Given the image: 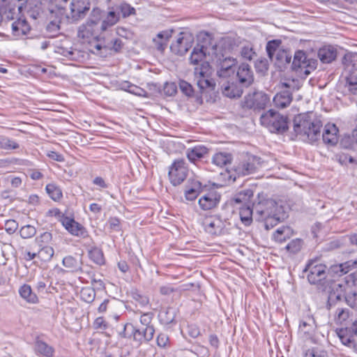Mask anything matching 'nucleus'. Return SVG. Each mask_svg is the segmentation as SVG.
<instances>
[{
	"instance_id": "obj_1",
	"label": "nucleus",
	"mask_w": 357,
	"mask_h": 357,
	"mask_svg": "<svg viewBox=\"0 0 357 357\" xmlns=\"http://www.w3.org/2000/svg\"><path fill=\"white\" fill-rule=\"evenodd\" d=\"M255 218L257 221H264L266 229L275 226L286 218L282 205L271 199H261L254 203Z\"/></svg>"
},
{
	"instance_id": "obj_2",
	"label": "nucleus",
	"mask_w": 357,
	"mask_h": 357,
	"mask_svg": "<svg viewBox=\"0 0 357 357\" xmlns=\"http://www.w3.org/2000/svg\"><path fill=\"white\" fill-rule=\"evenodd\" d=\"M321 121L310 114H304L294 120V131L304 141L314 142L320 137Z\"/></svg>"
},
{
	"instance_id": "obj_3",
	"label": "nucleus",
	"mask_w": 357,
	"mask_h": 357,
	"mask_svg": "<svg viewBox=\"0 0 357 357\" xmlns=\"http://www.w3.org/2000/svg\"><path fill=\"white\" fill-rule=\"evenodd\" d=\"M217 45L211 42L208 36L202 43L197 44L191 52L189 58L190 63L192 65H199L202 66L203 63L208 65L209 61H212L213 58L217 56Z\"/></svg>"
},
{
	"instance_id": "obj_4",
	"label": "nucleus",
	"mask_w": 357,
	"mask_h": 357,
	"mask_svg": "<svg viewBox=\"0 0 357 357\" xmlns=\"http://www.w3.org/2000/svg\"><path fill=\"white\" fill-rule=\"evenodd\" d=\"M357 55L348 52L343 58L344 72L345 79L344 88L350 94L355 96L357 92V73L356 63Z\"/></svg>"
},
{
	"instance_id": "obj_5",
	"label": "nucleus",
	"mask_w": 357,
	"mask_h": 357,
	"mask_svg": "<svg viewBox=\"0 0 357 357\" xmlns=\"http://www.w3.org/2000/svg\"><path fill=\"white\" fill-rule=\"evenodd\" d=\"M260 123L271 132H282L288 128L287 118L273 109L261 116Z\"/></svg>"
},
{
	"instance_id": "obj_6",
	"label": "nucleus",
	"mask_w": 357,
	"mask_h": 357,
	"mask_svg": "<svg viewBox=\"0 0 357 357\" xmlns=\"http://www.w3.org/2000/svg\"><path fill=\"white\" fill-rule=\"evenodd\" d=\"M216 56L213 58L212 61L218 66V75L223 78L234 75L236 72V60L232 57L226 56L218 45Z\"/></svg>"
},
{
	"instance_id": "obj_7",
	"label": "nucleus",
	"mask_w": 357,
	"mask_h": 357,
	"mask_svg": "<svg viewBox=\"0 0 357 357\" xmlns=\"http://www.w3.org/2000/svg\"><path fill=\"white\" fill-rule=\"evenodd\" d=\"M92 13L95 19H89L78 29L77 36L82 39L84 43L89 42L91 39L96 38L99 33V30H100L98 24L100 10L94 9Z\"/></svg>"
},
{
	"instance_id": "obj_8",
	"label": "nucleus",
	"mask_w": 357,
	"mask_h": 357,
	"mask_svg": "<svg viewBox=\"0 0 357 357\" xmlns=\"http://www.w3.org/2000/svg\"><path fill=\"white\" fill-rule=\"evenodd\" d=\"M271 100L270 97L263 91H255L247 94L243 101L242 107L243 108L259 111L266 108Z\"/></svg>"
},
{
	"instance_id": "obj_9",
	"label": "nucleus",
	"mask_w": 357,
	"mask_h": 357,
	"mask_svg": "<svg viewBox=\"0 0 357 357\" xmlns=\"http://www.w3.org/2000/svg\"><path fill=\"white\" fill-rule=\"evenodd\" d=\"M188 172V169L184 159L174 160L168 172L170 183L174 186L180 185L186 178Z\"/></svg>"
},
{
	"instance_id": "obj_10",
	"label": "nucleus",
	"mask_w": 357,
	"mask_h": 357,
	"mask_svg": "<svg viewBox=\"0 0 357 357\" xmlns=\"http://www.w3.org/2000/svg\"><path fill=\"white\" fill-rule=\"evenodd\" d=\"M194 43L193 36L188 32H181L178 34L176 39L170 45L172 53L177 55L185 54L192 47Z\"/></svg>"
},
{
	"instance_id": "obj_11",
	"label": "nucleus",
	"mask_w": 357,
	"mask_h": 357,
	"mask_svg": "<svg viewBox=\"0 0 357 357\" xmlns=\"http://www.w3.org/2000/svg\"><path fill=\"white\" fill-rule=\"evenodd\" d=\"M204 225L206 232L213 235H221L228 231L230 222L227 220H222L220 216H213L206 219Z\"/></svg>"
},
{
	"instance_id": "obj_12",
	"label": "nucleus",
	"mask_w": 357,
	"mask_h": 357,
	"mask_svg": "<svg viewBox=\"0 0 357 357\" xmlns=\"http://www.w3.org/2000/svg\"><path fill=\"white\" fill-rule=\"evenodd\" d=\"M263 161L255 155H247L236 167V171L242 175H248L255 172L263 165Z\"/></svg>"
},
{
	"instance_id": "obj_13",
	"label": "nucleus",
	"mask_w": 357,
	"mask_h": 357,
	"mask_svg": "<svg viewBox=\"0 0 357 357\" xmlns=\"http://www.w3.org/2000/svg\"><path fill=\"white\" fill-rule=\"evenodd\" d=\"M89 8L88 0H73L70 5V13L65 11V16L68 21H77L86 15Z\"/></svg>"
},
{
	"instance_id": "obj_14",
	"label": "nucleus",
	"mask_w": 357,
	"mask_h": 357,
	"mask_svg": "<svg viewBox=\"0 0 357 357\" xmlns=\"http://www.w3.org/2000/svg\"><path fill=\"white\" fill-rule=\"evenodd\" d=\"M305 271L307 273V278L311 284H318L326 278V266L316 261L309 262Z\"/></svg>"
},
{
	"instance_id": "obj_15",
	"label": "nucleus",
	"mask_w": 357,
	"mask_h": 357,
	"mask_svg": "<svg viewBox=\"0 0 357 357\" xmlns=\"http://www.w3.org/2000/svg\"><path fill=\"white\" fill-rule=\"evenodd\" d=\"M50 12V22L47 26L50 32H55L60 29V24L62 22L68 21L65 16V9L61 6L51 5L48 8Z\"/></svg>"
},
{
	"instance_id": "obj_16",
	"label": "nucleus",
	"mask_w": 357,
	"mask_h": 357,
	"mask_svg": "<svg viewBox=\"0 0 357 357\" xmlns=\"http://www.w3.org/2000/svg\"><path fill=\"white\" fill-rule=\"evenodd\" d=\"M220 198V193L215 190H211L199 198L198 204L202 210L208 211L218 205Z\"/></svg>"
},
{
	"instance_id": "obj_17",
	"label": "nucleus",
	"mask_w": 357,
	"mask_h": 357,
	"mask_svg": "<svg viewBox=\"0 0 357 357\" xmlns=\"http://www.w3.org/2000/svg\"><path fill=\"white\" fill-rule=\"evenodd\" d=\"M61 223L63 226L74 236L82 238H85L88 236L87 231L85 229L73 218L63 217L61 219Z\"/></svg>"
},
{
	"instance_id": "obj_18",
	"label": "nucleus",
	"mask_w": 357,
	"mask_h": 357,
	"mask_svg": "<svg viewBox=\"0 0 357 357\" xmlns=\"http://www.w3.org/2000/svg\"><path fill=\"white\" fill-rule=\"evenodd\" d=\"M208 66L207 63H203L202 67H196L195 68V76L197 81V86L201 89H205L211 86V82L206 77L207 72L208 71Z\"/></svg>"
},
{
	"instance_id": "obj_19",
	"label": "nucleus",
	"mask_w": 357,
	"mask_h": 357,
	"mask_svg": "<svg viewBox=\"0 0 357 357\" xmlns=\"http://www.w3.org/2000/svg\"><path fill=\"white\" fill-rule=\"evenodd\" d=\"M339 130L333 123H328L325 126L322 139L324 144L328 146H335L338 142Z\"/></svg>"
},
{
	"instance_id": "obj_20",
	"label": "nucleus",
	"mask_w": 357,
	"mask_h": 357,
	"mask_svg": "<svg viewBox=\"0 0 357 357\" xmlns=\"http://www.w3.org/2000/svg\"><path fill=\"white\" fill-rule=\"evenodd\" d=\"M130 327L132 330L134 339L139 342L142 341L149 342L153 337L155 329L153 327L135 328L132 324H128L126 328Z\"/></svg>"
},
{
	"instance_id": "obj_21",
	"label": "nucleus",
	"mask_w": 357,
	"mask_h": 357,
	"mask_svg": "<svg viewBox=\"0 0 357 357\" xmlns=\"http://www.w3.org/2000/svg\"><path fill=\"white\" fill-rule=\"evenodd\" d=\"M236 76L241 84L250 86L254 81L253 72L248 64L242 63L238 69Z\"/></svg>"
},
{
	"instance_id": "obj_22",
	"label": "nucleus",
	"mask_w": 357,
	"mask_h": 357,
	"mask_svg": "<svg viewBox=\"0 0 357 357\" xmlns=\"http://www.w3.org/2000/svg\"><path fill=\"white\" fill-rule=\"evenodd\" d=\"M357 336V328L356 327V321L351 329L341 330L339 333V337L341 342L344 345L349 347L356 348V337Z\"/></svg>"
},
{
	"instance_id": "obj_23",
	"label": "nucleus",
	"mask_w": 357,
	"mask_h": 357,
	"mask_svg": "<svg viewBox=\"0 0 357 357\" xmlns=\"http://www.w3.org/2000/svg\"><path fill=\"white\" fill-rule=\"evenodd\" d=\"M222 93L230 98H239L243 93L242 86L234 82L227 81L222 85Z\"/></svg>"
},
{
	"instance_id": "obj_24",
	"label": "nucleus",
	"mask_w": 357,
	"mask_h": 357,
	"mask_svg": "<svg viewBox=\"0 0 357 357\" xmlns=\"http://www.w3.org/2000/svg\"><path fill=\"white\" fill-rule=\"evenodd\" d=\"M63 265L70 272H79L82 270V255H68L63 259Z\"/></svg>"
},
{
	"instance_id": "obj_25",
	"label": "nucleus",
	"mask_w": 357,
	"mask_h": 357,
	"mask_svg": "<svg viewBox=\"0 0 357 357\" xmlns=\"http://www.w3.org/2000/svg\"><path fill=\"white\" fill-rule=\"evenodd\" d=\"M22 6H17L16 13V8L11 7L8 4L6 0H0V22L3 19L12 20L15 19V15H18L21 13Z\"/></svg>"
},
{
	"instance_id": "obj_26",
	"label": "nucleus",
	"mask_w": 357,
	"mask_h": 357,
	"mask_svg": "<svg viewBox=\"0 0 357 357\" xmlns=\"http://www.w3.org/2000/svg\"><path fill=\"white\" fill-rule=\"evenodd\" d=\"M201 190L202 183L200 181L195 179L189 180L184 192L185 197L187 200L193 201L199 195Z\"/></svg>"
},
{
	"instance_id": "obj_27",
	"label": "nucleus",
	"mask_w": 357,
	"mask_h": 357,
	"mask_svg": "<svg viewBox=\"0 0 357 357\" xmlns=\"http://www.w3.org/2000/svg\"><path fill=\"white\" fill-rule=\"evenodd\" d=\"M119 20L120 14L116 10L114 6H112L109 8V10L100 26V31H106L109 27L116 24Z\"/></svg>"
},
{
	"instance_id": "obj_28",
	"label": "nucleus",
	"mask_w": 357,
	"mask_h": 357,
	"mask_svg": "<svg viewBox=\"0 0 357 357\" xmlns=\"http://www.w3.org/2000/svg\"><path fill=\"white\" fill-rule=\"evenodd\" d=\"M303 81L298 78L284 77L281 79L280 87L282 91H289L291 94L298 91L302 86Z\"/></svg>"
},
{
	"instance_id": "obj_29",
	"label": "nucleus",
	"mask_w": 357,
	"mask_h": 357,
	"mask_svg": "<svg viewBox=\"0 0 357 357\" xmlns=\"http://www.w3.org/2000/svg\"><path fill=\"white\" fill-rule=\"evenodd\" d=\"M292 100V96L289 91H281L277 93L273 99V103L275 107L279 108H285L288 107Z\"/></svg>"
},
{
	"instance_id": "obj_30",
	"label": "nucleus",
	"mask_w": 357,
	"mask_h": 357,
	"mask_svg": "<svg viewBox=\"0 0 357 357\" xmlns=\"http://www.w3.org/2000/svg\"><path fill=\"white\" fill-rule=\"evenodd\" d=\"M208 149L204 146H196L188 149L186 151V155L188 160L192 162L204 158L208 153Z\"/></svg>"
},
{
	"instance_id": "obj_31",
	"label": "nucleus",
	"mask_w": 357,
	"mask_h": 357,
	"mask_svg": "<svg viewBox=\"0 0 357 357\" xmlns=\"http://www.w3.org/2000/svg\"><path fill=\"white\" fill-rule=\"evenodd\" d=\"M12 31L15 36H22L29 33L30 26L25 20L19 18L12 24Z\"/></svg>"
},
{
	"instance_id": "obj_32",
	"label": "nucleus",
	"mask_w": 357,
	"mask_h": 357,
	"mask_svg": "<svg viewBox=\"0 0 357 357\" xmlns=\"http://www.w3.org/2000/svg\"><path fill=\"white\" fill-rule=\"evenodd\" d=\"M19 294L29 303L36 304L38 303V296L32 291L31 287L29 284L21 286L19 289Z\"/></svg>"
},
{
	"instance_id": "obj_33",
	"label": "nucleus",
	"mask_w": 357,
	"mask_h": 357,
	"mask_svg": "<svg viewBox=\"0 0 357 357\" xmlns=\"http://www.w3.org/2000/svg\"><path fill=\"white\" fill-rule=\"evenodd\" d=\"M318 56L323 63H329L336 58L337 52L333 47H324L319 50Z\"/></svg>"
},
{
	"instance_id": "obj_34",
	"label": "nucleus",
	"mask_w": 357,
	"mask_h": 357,
	"mask_svg": "<svg viewBox=\"0 0 357 357\" xmlns=\"http://www.w3.org/2000/svg\"><path fill=\"white\" fill-rule=\"evenodd\" d=\"M35 351L37 354L45 357H52L54 354V348L41 340L36 341L35 344Z\"/></svg>"
},
{
	"instance_id": "obj_35",
	"label": "nucleus",
	"mask_w": 357,
	"mask_h": 357,
	"mask_svg": "<svg viewBox=\"0 0 357 357\" xmlns=\"http://www.w3.org/2000/svg\"><path fill=\"white\" fill-rule=\"evenodd\" d=\"M231 160V155L226 152L217 153L213 155L212 158V162L220 167L227 166V165L230 164Z\"/></svg>"
},
{
	"instance_id": "obj_36",
	"label": "nucleus",
	"mask_w": 357,
	"mask_h": 357,
	"mask_svg": "<svg viewBox=\"0 0 357 357\" xmlns=\"http://www.w3.org/2000/svg\"><path fill=\"white\" fill-rule=\"evenodd\" d=\"M280 40H274L272 41H269L266 45V51L268 55L271 59H273L275 57L276 59H280L279 58V53L282 52V49L280 48Z\"/></svg>"
},
{
	"instance_id": "obj_37",
	"label": "nucleus",
	"mask_w": 357,
	"mask_h": 357,
	"mask_svg": "<svg viewBox=\"0 0 357 357\" xmlns=\"http://www.w3.org/2000/svg\"><path fill=\"white\" fill-rule=\"evenodd\" d=\"M314 320L309 317L306 321H301L299 325V333L305 337H310L314 331Z\"/></svg>"
},
{
	"instance_id": "obj_38",
	"label": "nucleus",
	"mask_w": 357,
	"mask_h": 357,
	"mask_svg": "<svg viewBox=\"0 0 357 357\" xmlns=\"http://www.w3.org/2000/svg\"><path fill=\"white\" fill-rule=\"evenodd\" d=\"M239 215L241 222L246 226L250 225L252 221V215L255 216L254 204L252 208L249 206L241 207Z\"/></svg>"
},
{
	"instance_id": "obj_39",
	"label": "nucleus",
	"mask_w": 357,
	"mask_h": 357,
	"mask_svg": "<svg viewBox=\"0 0 357 357\" xmlns=\"http://www.w3.org/2000/svg\"><path fill=\"white\" fill-rule=\"evenodd\" d=\"M176 316L175 310L167 307L162 310L158 314L160 321L164 324H169L174 321Z\"/></svg>"
},
{
	"instance_id": "obj_40",
	"label": "nucleus",
	"mask_w": 357,
	"mask_h": 357,
	"mask_svg": "<svg viewBox=\"0 0 357 357\" xmlns=\"http://www.w3.org/2000/svg\"><path fill=\"white\" fill-rule=\"evenodd\" d=\"M291 229L289 227H281L273 234V238L275 241L282 243L290 237Z\"/></svg>"
},
{
	"instance_id": "obj_41",
	"label": "nucleus",
	"mask_w": 357,
	"mask_h": 357,
	"mask_svg": "<svg viewBox=\"0 0 357 357\" xmlns=\"http://www.w3.org/2000/svg\"><path fill=\"white\" fill-rule=\"evenodd\" d=\"M252 196L253 192L252 190H244L235 195L231 202L237 204H245Z\"/></svg>"
},
{
	"instance_id": "obj_42",
	"label": "nucleus",
	"mask_w": 357,
	"mask_h": 357,
	"mask_svg": "<svg viewBox=\"0 0 357 357\" xmlns=\"http://www.w3.org/2000/svg\"><path fill=\"white\" fill-rule=\"evenodd\" d=\"M114 6L116 10L120 14V17H127L131 15L135 14V9L126 2H121Z\"/></svg>"
},
{
	"instance_id": "obj_43",
	"label": "nucleus",
	"mask_w": 357,
	"mask_h": 357,
	"mask_svg": "<svg viewBox=\"0 0 357 357\" xmlns=\"http://www.w3.org/2000/svg\"><path fill=\"white\" fill-rule=\"evenodd\" d=\"M89 256L98 265H102L105 263L103 252L101 249L97 247H93L89 250Z\"/></svg>"
},
{
	"instance_id": "obj_44",
	"label": "nucleus",
	"mask_w": 357,
	"mask_h": 357,
	"mask_svg": "<svg viewBox=\"0 0 357 357\" xmlns=\"http://www.w3.org/2000/svg\"><path fill=\"white\" fill-rule=\"evenodd\" d=\"M350 262L344 264H335L331 266L328 273H333L334 275L341 276L349 271Z\"/></svg>"
},
{
	"instance_id": "obj_45",
	"label": "nucleus",
	"mask_w": 357,
	"mask_h": 357,
	"mask_svg": "<svg viewBox=\"0 0 357 357\" xmlns=\"http://www.w3.org/2000/svg\"><path fill=\"white\" fill-rule=\"evenodd\" d=\"M54 253L53 248L50 245L38 248V257L43 261H49Z\"/></svg>"
},
{
	"instance_id": "obj_46",
	"label": "nucleus",
	"mask_w": 357,
	"mask_h": 357,
	"mask_svg": "<svg viewBox=\"0 0 357 357\" xmlns=\"http://www.w3.org/2000/svg\"><path fill=\"white\" fill-rule=\"evenodd\" d=\"M46 191L50 197L54 201H57L62 197V192L61 189L55 184H47L46 185Z\"/></svg>"
},
{
	"instance_id": "obj_47",
	"label": "nucleus",
	"mask_w": 357,
	"mask_h": 357,
	"mask_svg": "<svg viewBox=\"0 0 357 357\" xmlns=\"http://www.w3.org/2000/svg\"><path fill=\"white\" fill-rule=\"evenodd\" d=\"M293 66L296 68H301L307 66V56L303 51H297L295 53Z\"/></svg>"
},
{
	"instance_id": "obj_48",
	"label": "nucleus",
	"mask_w": 357,
	"mask_h": 357,
	"mask_svg": "<svg viewBox=\"0 0 357 357\" xmlns=\"http://www.w3.org/2000/svg\"><path fill=\"white\" fill-rule=\"evenodd\" d=\"M20 147L15 141L5 137H0V148L6 150H14Z\"/></svg>"
},
{
	"instance_id": "obj_49",
	"label": "nucleus",
	"mask_w": 357,
	"mask_h": 357,
	"mask_svg": "<svg viewBox=\"0 0 357 357\" xmlns=\"http://www.w3.org/2000/svg\"><path fill=\"white\" fill-rule=\"evenodd\" d=\"M81 298L86 303H91L93 301L96 292L95 290L91 287L82 288L80 291Z\"/></svg>"
},
{
	"instance_id": "obj_50",
	"label": "nucleus",
	"mask_w": 357,
	"mask_h": 357,
	"mask_svg": "<svg viewBox=\"0 0 357 357\" xmlns=\"http://www.w3.org/2000/svg\"><path fill=\"white\" fill-rule=\"evenodd\" d=\"M52 238L50 232H44L36 238V243L38 248L50 245Z\"/></svg>"
},
{
	"instance_id": "obj_51",
	"label": "nucleus",
	"mask_w": 357,
	"mask_h": 357,
	"mask_svg": "<svg viewBox=\"0 0 357 357\" xmlns=\"http://www.w3.org/2000/svg\"><path fill=\"white\" fill-rule=\"evenodd\" d=\"M241 54L245 59L251 61L256 56L251 45H246L241 48Z\"/></svg>"
},
{
	"instance_id": "obj_52",
	"label": "nucleus",
	"mask_w": 357,
	"mask_h": 357,
	"mask_svg": "<svg viewBox=\"0 0 357 357\" xmlns=\"http://www.w3.org/2000/svg\"><path fill=\"white\" fill-rule=\"evenodd\" d=\"M36 230L33 226L30 225H25L20 229V236L23 238H29L36 234Z\"/></svg>"
},
{
	"instance_id": "obj_53",
	"label": "nucleus",
	"mask_w": 357,
	"mask_h": 357,
	"mask_svg": "<svg viewBox=\"0 0 357 357\" xmlns=\"http://www.w3.org/2000/svg\"><path fill=\"white\" fill-rule=\"evenodd\" d=\"M57 52L71 60H75L77 58V55L78 54V52L76 50H68L67 48L63 47L58 48Z\"/></svg>"
},
{
	"instance_id": "obj_54",
	"label": "nucleus",
	"mask_w": 357,
	"mask_h": 357,
	"mask_svg": "<svg viewBox=\"0 0 357 357\" xmlns=\"http://www.w3.org/2000/svg\"><path fill=\"white\" fill-rule=\"evenodd\" d=\"M153 319V314L150 312L144 313L141 315L139 321L142 328L153 327L151 323Z\"/></svg>"
},
{
	"instance_id": "obj_55",
	"label": "nucleus",
	"mask_w": 357,
	"mask_h": 357,
	"mask_svg": "<svg viewBox=\"0 0 357 357\" xmlns=\"http://www.w3.org/2000/svg\"><path fill=\"white\" fill-rule=\"evenodd\" d=\"M172 31H165L159 33L157 35V38L158 39H161L162 41L158 44V49L160 50H163V43L167 41L172 36Z\"/></svg>"
},
{
	"instance_id": "obj_56",
	"label": "nucleus",
	"mask_w": 357,
	"mask_h": 357,
	"mask_svg": "<svg viewBox=\"0 0 357 357\" xmlns=\"http://www.w3.org/2000/svg\"><path fill=\"white\" fill-rule=\"evenodd\" d=\"M18 228V223L15 220H8L5 222V229L7 233L12 234Z\"/></svg>"
},
{
	"instance_id": "obj_57",
	"label": "nucleus",
	"mask_w": 357,
	"mask_h": 357,
	"mask_svg": "<svg viewBox=\"0 0 357 357\" xmlns=\"http://www.w3.org/2000/svg\"><path fill=\"white\" fill-rule=\"evenodd\" d=\"M301 248V242L300 240L296 239L291 241L287 246L286 248L290 252L296 253L300 250Z\"/></svg>"
},
{
	"instance_id": "obj_58",
	"label": "nucleus",
	"mask_w": 357,
	"mask_h": 357,
	"mask_svg": "<svg viewBox=\"0 0 357 357\" xmlns=\"http://www.w3.org/2000/svg\"><path fill=\"white\" fill-rule=\"evenodd\" d=\"M128 91L130 93L135 94L136 96H142V97L147 96V93L145 90H144L143 89L138 87L135 85H130L128 86Z\"/></svg>"
},
{
	"instance_id": "obj_59",
	"label": "nucleus",
	"mask_w": 357,
	"mask_h": 357,
	"mask_svg": "<svg viewBox=\"0 0 357 357\" xmlns=\"http://www.w3.org/2000/svg\"><path fill=\"white\" fill-rule=\"evenodd\" d=\"M179 87L181 91L186 96H190L192 94L193 90L192 86L185 81H181L179 82Z\"/></svg>"
},
{
	"instance_id": "obj_60",
	"label": "nucleus",
	"mask_w": 357,
	"mask_h": 357,
	"mask_svg": "<svg viewBox=\"0 0 357 357\" xmlns=\"http://www.w3.org/2000/svg\"><path fill=\"white\" fill-rule=\"evenodd\" d=\"M354 134L352 135V137L350 135H345L341 139V145L346 149L351 148L354 140Z\"/></svg>"
},
{
	"instance_id": "obj_61",
	"label": "nucleus",
	"mask_w": 357,
	"mask_h": 357,
	"mask_svg": "<svg viewBox=\"0 0 357 357\" xmlns=\"http://www.w3.org/2000/svg\"><path fill=\"white\" fill-rule=\"evenodd\" d=\"M109 228L115 231L121 230L120 220L116 218H110L108 220Z\"/></svg>"
},
{
	"instance_id": "obj_62",
	"label": "nucleus",
	"mask_w": 357,
	"mask_h": 357,
	"mask_svg": "<svg viewBox=\"0 0 357 357\" xmlns=\"http://www.w3.org/2000/svg\"><path fill=\"white\" fill-rule=\"evenodd\" d=\"M188 332L190 337L195 338L200 334L198 326L195 324H190L188 326Z\"/></svg>"
},
{
	"instance_id": "obj_63",
	"label": "nucleus",
	"mask_w": 357,
	"mask_h": 357,
	"mask_svg": "<svg viewBox=\"0 0 357 357\" xmlns=\"http://www.w3.org/2000/svg\"><path fill=\"white\" fill-rule=\"evenodd\" d=\"M93 326L96 329H105L107 324L102 317H98L94 321Z\"/></svg>"
},
{
	"instance_id": "obj_64",
	"label": "nucleus",
	"mask_w": 357,
	"mask_h": 357,
	"mask_svg": "<svg viewBox=\"0 0 357 357\" xmlns=\"http://www.w3.org/2000/svg\"><path fill=\"white\" fill-rule=\"evenodd\" d=\"M357 281V275L356 273H351L345 278V282L348 287H353L356 285Z\"/></svg>"
}]
</instances>
